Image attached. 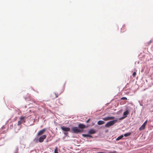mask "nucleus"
<instances>
[{"label":"nucleus","instance_id":"c9c22d12","mask_svg":"<svg viewBox=\"0 0 153 153\" xmlns=\"http://www.w3.org/2000/svg\"><path fill=\"white\" fill-rule=\"evenodd\" d=\"M33 102L34 103H36V102H35V101L34 100H33Z\"/></svg>","mask_w":153,"mask_h":153},{"label":"nucleus","instance_id":"f8f14e48","mask_svg":"<svg viewBox=\"0 0 153 153\" xmlns=\"http://www.w3.org/2000/svg\"><path fill=\"white\" fill-rule=\"evenodd\" d=\"M129 113V111L128 110H127L124 112L123 114V116L125 118L127 117Z\"/></svg>","mask_w":153,"mask_h":153},{"label":"nucleus","instance_id":"7c9ffc66","mask_svg":"<svg viewBox=\"0 0 153 153\" xmlns=\"http://www.w3.org/2000/svg\"><path fill=\"white\" fill-rule=\"evenodd\" d=\"M152 40H150L149 41V44H150L151 43H152Z\"/></svg>","mask_w":153,"mask_h":153},{"label":"nucleus","instance_id":"1a4fd4ad","mask_svg":"<svg viewBox=\"0 0 153 153\" xmlns=\"http://www.w3.org/2000/svg\"><path fill=\"white\" fill-rule=\"evenodd\" d=\"M147 120H146L142 125L139 128V129L140 131H141L144 130L146 126L147 125Z\"/></svg>","mask_w":153,"mask_h":153},{"label":"nucleus","instance_id":"0eeeda50","mask_svg":"<svg viewBox=\"0 0 153 153\" xmlns=\"http://www.w3.org/2000/svg\"><path fill=\"white\" fill-rule=\"evenodd\" d=\"M46 130V129L45 128H44L43 129L40 130L37 134L36 135V137L42 135H43V134L45 133Z\"/></svg>","mask_w":153,"mask_h":153},{"label":"nucleus","instance_id":"4be33fe9","mask_svg":"<svg viewBox=\"0 0 153 153\" xmlns=\"http://www.w3.org/2000/svg\"><path fill=\"white\" fill-rule=\"evenodd\" d=\"M138 102H139V104L140 106H143V103L142 102V101H139Z\"/></svg>","mask_w":153,"mask_h":153},{"label":"nucleus","instance_id":"39448f33","mask_svg":"<svg viewBox=\"0 0 153 153\" xmlns=\"http://www.w3.org/2000/svg\"><path fill=\"white\" fill-rule=\"evenodd\" d=\"M25 117L24 116H21L20 117V120L18 122L17 125L18 126L20 125L23 123H25Z\"/></svg>","mask_w":153,"mask_h":153},{"label":"nucleus","instance_id":"aec40b11","mask_svg":"<svg viewBox=\"0 0 153 153\" xmlns=\"http://www.w3.org/2000/svg\"><path fill=\"white\" fill-rule=\"evenodd\" d=\"M125 118H126L124 116H123L122 117H121L120 118H118V120L119 119V120H122L124 119H125Z\"/></svg>","mask_w":153,"mask_h":153},{"label":"nucleus","instance_id":"6e6552de","mask_svg":"<svg viewBox=\"0 0 153 153\" xmlns=\"http://www.w3.org/2000/svg\"><path fill=\"white\" fill-rule=\"evenodd\" d=\"M47 137V136L46 135L44 134L42 135L39 138V142L40 143L42 142L44 140L46 139Z\"/></svg>","mask_w":153,"mask_h":153},{"label":"nucleus","instance_id":"412c9836","mask_svg":"<svg viewBox=\"0 0 153 153\" xmlns=\"http://www.w3.org/2000/svg\"><path fill=\"white\" fill-rule=\"evenodd\" d=\"M136 71H134L132 74V76L134 77H135L136 75Z\"/></svg>","mask_w":153,"mask_h":153},{"label":"nucleus","instance_id":"2f4dec72","mask_svg":"<svg viewBox=\"0 0 153 153\" xmlns=\"http://www.w3.org/2000/svg\"><path fill=\"white\" fill-rule=\"evenodd\" d=\"M17 117H15L14 118V120H16V119H17Z\"/></svg>","mask_w":153,"mask_h":153},{"label":"nucleus","instance_id":"72a5a7b5","mask_svg":"<svg viewBox=\"0 0 153 153\" xmlns=\"http://www.w3.org/2000/svg\"><path fill=\"white\" fill-rule=\"evenodd\" d=\"M98 125H96L94 127H95V128H96V127H98Z\"/></svg>","mask_w":153,"mask_h":153},{"label":"nucleus","instance_id":"f257e3e1","mask_svg":"<svg viewBox=\"0 0 153 153\" xmlns=\"http://www.w3.org/2000/svg\"><path fill=\"white\" fill-rule=\"evenodd\" d=\"M117 121V118H116L112 120L109 121L106 123L105 126V127L106 128H109L114 125Z\"/></svg>","mask_w":153,"mask_h":153},{"label":"nucleus","instance_id":"cd10ccee","mask_svg":"<svg viewBox=\"0 0 153 153\" xmlns=\"http://www.w3.org/2000/svg\"><path fill=\"white\" fill-rule=\"evenodd\" d=\"M54 153H58V152L57 150H56V149H55L54 151Z\"/></svg>","mask_w":153,"mask_h":153},{"label":"nucleus","instance_id":"a878e982","mask_svg":"<svg viewBox=\"0 0 153 153\" xmlns=\"http://www.w3.org/2000/svg\"><path fill=\"white\" fill-rule=\"evenodd\" d=\"M90 120H91V119L90 118H89L86 121V123H88L89 121H90Z\"/></svg>","mask_w":153,"mask_h":153},{"label":"nucleus","instance_id":"9d476101","mask_svg":"<svg viewBox=\"0 0 153 153\" xmlns=\"http://www.w3.org/2000/svg\"><path fill=\"white\" fill-rule=\"evenodd\" d=\"M91 134H89L88 133L86 134H82V136L84 138H93V137Z\"/></svg>","mask_w":153,"mask_h":153},{"label":"nucleus","instance_id":"4468645a","mask_svg":"<svg viewBox=\"0 0 153 153\" xmlns=\"http://www.w3.org/2000/svg\"><path fill=\"white\" fill-rule=\"evenodd\" d=\"M14 112L15 113L18 115H19L20 113H21V111L18 108H16V109H15L14 110Z\"/></svg>","mask_w":153,"mask_h":153},{"label":"nucleus","instance_id":"393cba45","mask_svg":"<svg viewBox=\"0 0 153 153\" xmlns=\"http://www.w3.org/2000/svg\"><path fill=\"white\" fill-rule=\"evenodd\" d=\"M25 100L26 101H29L31 100V99L29 98H25Z\"/></svg>","mask_w":153,"mask_h":153},{"label":"nucleus","instance_id":"e433bc0d","mask_svg":"<svg viewBox=\"0 0 153 153\" xmlns=\"http://www.w3.org/2000/svg\"><path fill=\"white\" fill-rule=\"evenodd\" d=\"M108 130H106V131H105V132H108Z\"/></svg>","mask_w":153,"mask_h":153},{"label":"nucleus","instance_id":"b1692460","mask_svg":"<svg viewBox=\"0 0 153 153\" xmlns=\"http://www.w3.org/2000/svg\"><path fill=\"white\" fill-rule=\"evenodd\" d=\"M125 24L123 25V26L121 28V32H124L125 31V30H124V31H122V28H123V27H125Z\"/></svg>","mask_w":153,"mask_h":153},{"label":"nucleus","instance_id":"5701e85b","mask_svg":"<svg viewBox=\"0 0 153 153\" xmlns=\"http://www.w3.org/2000/svg\"><path fill=\"white\" fill-rule=\"evenodd\" d=\"M122 100H127V98L126 97H123L121 98Z\"/></svg>","mask_w":153,"mask_h":153},{"label":"nucleus","instance_id":"423d86ee","mask_svg":"<svg viewBox=\"0 0 153 153\" xmlns=\"http://www.w3.org/2000/svg\"><path fill=\"white\" fill-rule=\"evenodd\" d=\"M115 119H116V118L114 116H107L102 118V119L104 121H107L108 120L110 121Z\"/></svg>","mask_w":153,"mask_h":153},{"label":"nucleus","instance_id":"dca6fc26","mask_svg":"<svg viewBox=\"0 0 153 153\" xmlns=\"http://www.w3.org/2000/svg\"><path fill=\"white\" fill-rule=\"evenodd\" d=\"M131 134V132H128L124 134L123 136L125 137H127L130 135Z\"/></svg>","mask_w":153,"mask_h":153},{"label":"nucleus","instance_id":"bb28decb","mask_svg":"<svg viewBox=\"0 0 153 153\" xmlns=\"http://www.w3.org/2000/svg\"><path fill=\"white\" fill-rule=\"evenodd\" d=\"M51 140V139H49V138H47V140H46V142H48V141H50Z\"/></svg>","mask_w":153,"mask_h":153},{"label":"nucleus","instance_id":"2eb2a0df","mask_svg":"<svg viewBox=\"0 0 153 153\" xmlns=\"http://www.w3.org/2000/svg\"><path fill=\"white\" fill-rule=\"evenodd\" d=\"M124 137V136L123 135H121L119 137H118L116 139V140L117 141L121 139H122Z\"/></svg>","mask_w":153,"mask_h":153},{"label":"nucleus","instance_id":"6ab92c4d","mask_svg":"<svg viewBox=\"0 0 153 153\" xmlns=\"http://www.w3.org/2000/svg\"><path fill=\"white\" fill-rule=\"evenodd\" d=\"M108 153H117V152L116 151H108Z\"/></svg>","mask_w":153,"mask_h":153},{"label":"nucleus","instance_id":"c85d7f7f","mask_svg":"<svg viewBox=\"0 0 153 153\" xmlns=\"http://www.w3.org/2000/svg\"><path fill=\"white\" fill-rule=\"evenodd\" d=\"M97 153H106L105 152H98Z\"/></svg>","mask_w":153,"mask_h":153},{"label":"nucleus","instance_id":"20e7f679","mask_svg":"<svg viewBox=\"0 0 153 153\" xmlns=\"http://www.w3.org/2000/svg\"><path fill=\"white\" fill-rule=\"evenodd\" d=\"M71 132L72 133L76 134L80 133L78 127H77L76 126L72 127L71 128Z\"/></svg>","mask_w":153,"mask_h":153},{"label":"nucleus","instance_id":"7ed1b4c3","mask_svg":"<svg viewBox=\"0 0 153 153\" xmlns=\"http://www.w3.org/2000/svg\"><path fill=\"white\" fill-rule=\"evenodd\" d=\"M89 126V125H85L83 124L79 123L78 125V127L80 133L84 132V129L87 128Z\"/></svg>","mask_w":153,"mask_h":153},{"label":"nucleus","instance_id":"ddd939ff","mask_svg":"<svg viewBox=\"0 0 153 153\" xmlns=\"http://www.w3.org/2000/svg\"><path fill=\"white\" fill-rule=\"evenodd\" d=\"M105 123L104 121L100 120L97 122V124L98 125H102Z\"/></svg>","mask_w":153,"mask_h":153},{"label":"nucleus","instance_id":"f3484780","mask_svg":"<svg viewBox=\"0 0 153 153\" xmlns=\"http://www.w3.org/2000/svg\"><path fill=\"white\" fill-rule=\"evenodd\" d=\"M33 141H34L36 143H37L38 142H39V138H38L36 136L33 140Z\"/></svg>","mask_w":153,"mask_h":153},{"label":"nucleus","instance_id":"9b49d317","mask_svg":"<svg viewBox=\"0 0 153 153\" xmlns=\"http://www.w3.org/2000/svg\"><path fill=\"white\" fill-rule=\"evenodd\" d=\"M97 132V131L94 129L91 128L88 130V133L91 134H95Z\"/></svg>","mask_w":153,"mask_h":153},{"label":"nucleus","instance_id":"f704fd0d","mask_svg":"<svg viewBox=\"0 0 153 153\" xmlns=\"http://www.w3.org/2000/svg\"><path fill=\"white\" fill-rule=\"evenodd\" d=\"M94 124H94V123H92V126H93V125H94Z\"/></svg>","mask_w":153,"mask_h":153},{"label":"nucleus","instance_id":"c756f323","mask_svg":"<svg viewBox=\"0 0 153 153\" xmlns=\"http://www.w3.org/2000/svg\"><path fill=\"white\" fill-rule=\"evenodd\" d=\"M55 95H56V98L57 97H58V95H57V94H56V93H55Z\"/></svg>","mask_w":153,"mask_h":153},{"label":"nucleus","instance_id":"a211bd4d","mask_svg":"<svg viewBox=\"0 0 153 153\" xmlns=\"http://www.w3.org/2000/svg\"><path fill=\"white\" fill-rule=\"evenodd\" d=\"M19 150L18 147L16 146V150L14 153H18Z\"/></svg>","mask_w":153,"mask_h":153},{"label":"nucleus","instance_id":"473e14b6","mask_svg":"<svg viewBox=\"0 0 153 153\" xmlns=\"http://www.w3.org/2000/svg\"><path fill=\"white\" fill-rule=\"evenodd\" d=\"M65 83H66V82H65V83L64 84V85H63V87H64V88H65Z\"/></svg>","mask_w":153,"mask_h":153},{"label":"nucleus","instance_id":"f03ea898","mask_svg":"<svg viewBox=\"0 0 153 153\" xmlns=\"http://www.w3.org/2000/svg\"><path fill=\"white\" fill-rule=\"evenodd\" d=\"M61 129L63 131V133L65 135V137L66 136H68V132H71V128L69 127H67L65 126H63L61 127Z\"/></svg>","mask_w":153,"mask_h":153}]
</instances>
